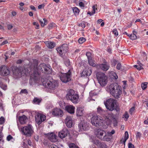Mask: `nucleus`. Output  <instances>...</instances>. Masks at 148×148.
Masks as SVG:
<instances>
[{
	"label": "nucleus",
	"instance_id": "f257e3e1",
	"mask_svg": "<svg viewBox=\"0 0 148 148\" xmlns=\"http://www.w3.org/2000/svg\"><path fill=\"white\" fill-rule=\"evenodd\" d=\"M111 117L107 118L103 120L101 117L99 116H94L91 119L92 125L97 127L106 129L110 122Z\"/></svg>",
	"mask_w": 148,
	"mask_h": 148
},
{
	"label": "nucleus",
	"instance_id": "f03ea898",
	"mask_svg": "<svg viewBox=\"0 0 148 148\" xmlns=\"http://www.w3.org/2000/svg\"><path fill=\"white\" fill-rule=\"evenodd\" d=\"M120 109L119 104L115 99H112V123L114 127L117 125V116Z\"/></svg>",
	"mask_w": 148,
	"mask_h": 148
},
{
	"label": "nucleus",
	"instance_id": "7ed1b4c3",
	"mask_svg": "<svg viewBox=\"0 0 148 148\" xmlns=\"http://www.w3.org/2000/svg\"><path fill=\"white\" fill-rule=\"evenodd\" d=\"M37 64L33 65L34 68L33 69H32L31 68H28L27 69L28 73H32L30 75V79L29 81V83L30 85H32L34 83L38 81L40 79L41 76L38 71L36 68Z\"/></svg>",
	"mask_w": 148,
	"mask_h": 148
},
{
	"label": "nucleus",
	"instance_id": "20e7f679",
	"mask_svg": "<svg viewBox=\"0 0 148 148\" xmlns=\"http://www.w3.org/2000/svg\"><path fill=\"white\" fill-rule=\"evenodd\" d=\"M37 64L36 66V68L38 72H38V71H42V72H45V73L47 74L50 73L52 71V69L51 68V67L49 65L47 64L46 65L45 63H42L40 64L38 66V67H37L38 64L37 62H35L33 64H30L29 65V67L28 68H31L32 69H33L34 66L33 65Z\"/></svg>",
	"mask_w": 148,
	"mask_h": 148
},
{
	"label": "nucleus",
	"instance_id": "39448f33",
	"mask_svg": "<svg viewBox=\"0 0 148 148\" xmlns=\"http://www.w3.org/2000/svg\"><path fill=\"white\" fill-rule=\"evenodd\" d=\"M20 131L26 137H30L34 133V128L30 124L21 128Z\"/></svg>",
	"mask_w": 148,
	"mask_h": 148
},
{
	"label": "nucleus",
	"instance_id": "423d86ee",
	"mask_svg": "<svg viewBox=\"0 0 148 148\" xmlns=\"http://www.w3.org/2000/svg\"><path fill=\"white\" fill-rule=\"evenodd\" d=\"M79 97L78 95L72 89L69 90L66 95L67 99L74 103H78Z\"/></svg>",
	"mask_w": 148,
	"mask_h": 148
},
{
	"label": "nucleus",
	"instance_id": "0eeeda50",
	"mask_svg": "<svg viewBox=\"0 0 148 148\" xmlns=\"http://www.w3.org/2000/svg\"><path fill=\"white\" fill-rule=\"evenodd\" d=\"M112 93L113 96L116 98H119L121 94L122 91L121 87L116 83L112 84Z\"/></svg>",
	"mask_w": 148,
	"mask_h": 148
},
{
	"label": "nucleus",
	"instance_id": "6e6552de",
	"mask_svg": "<svg viewBox=\"0 0 148 148\" xmlns=\"http://www.w3.org/2000/svg\"><path fill=\"white\" fill-rule=\"evenodd\" d=\"M96 77L99 83L102 86H104L107 83V77L104 73L98 72L97 73Z\"/></svg>",
	"mask_w": 148,
	"mask_h": 148
},
{
	"label": "nucleus",
	"instance_id": "1a4fd4ad",
	"mask_svg": "<svg viewBox=\"0 0 148 148\" xmlns=\"http://www.w3.org/2000/svg\"><path fill=\"white\" fill-rule=\"evenodd\" d=\"M58 75L60 79L63 82L67 83L71 80V72L70 70L67 73H59Z\"/></svg>",
	"mask_w": 148,
	"mask_h": 148
},
{
	"label": "nucleus",
	"instance_id": "9d476101",
	"mask_svg": "<svg viewBox=\"0 0 148 148\" xmlns=\"http://www.w3.org/2000/svg\"><path fill=\"white\" fill-rule=\"evenodd\" d=\"M68 49V46L67 44H63L61 46L57 47L56 50L59 55L63 57L67 52Z\"/></svg>",
	"mask_w": 148,
	"mask_h": 148
},
{
	"label": "nucleus",
	"instance_id": "9b49d317",
	"mask_svg": "<svg viewBox=\"0 0 148 148\" xmlns=\"http://www.w3.org/2000/svg\"><path fill=\"white\" fill-rule=\"evenodd\" d=\"M43 85L47 88L51 89H54L57 86V82L55 81H48L47 82L43 81Z\"/></svg>",
	"mask_w": 148,
	"mask_h": 148
},
{
	"label": "nucleus",
	"instance_id": "f8f14e48",
	"mask_svg": "<svg viewBox=\"0 0 148 148\" xmlns=\"http://www.w3.org/2000/svg\"><path fill=\"white\" fill-rule=\"evenodd\" d=\"M35 119L36 122L39 125L46 119V116L44 115L38 114L36 115Z\"/></svg>",
	"mask_w": 148,
	"mask_h": 148
},
{
	"label": "nucleus",
	"instance_id": "ddd939ff",
	"mask_svg": "<svg viewBox=\"0 0 148 148\" xmlns=\"http://www.w3.org/2000/svg\"><path fill=\"white\" fill-rule=\"evenodd\" d=\"M10 73L9 69L5 66H1L0 68V75L3 76H7Z\"/></svg>",
	"mask_w": 148,
	"mask_h": 148
},
{
	"label": "nucleus",
	"instance_id": "4468645a",
	"mask_svg": "<svg viewBox=\"0 0 148 148\" xmlns=\"http://www.w3.org/2000/svg\"><path fill=\"white\" fill-rule=\"evenodd\" d=\"M78 127L80 130L81 131L86 130L88 129L89 128L86 122L84 121H82L78 125Z\"/></svg>",
	"mask_w": 148,
	"mask_h": 148
},
{
	"label": "nucleus",
	"instance_id": "2eb2a0df",
	"mask_svg": "<svg viewBox=\"0 0 148 148\" xmlns=\"http://www.w3.org/2000/svg\"><path fill=\"white\" fill-rule=\"evenodd\" d=\"M105 134L106 132L100 129H97L95 132V134L97 137L101 140L104 136V135Z\"/></svg>",
	"mask_w": 148,
	"mask_h": 148
},
{
	"label": "nucleus",
	"instance_id": "dca6fc26",
	"mask_svg": "<svg viewBox=\"0 0 148 148\" xmlns=\"http://www.w3.org/2000/svg\"><path fill=\"white\" fill-rule=\"evenodd\" d=\"M52 114L54 116L61 117L63 115V112L60 109L55 108L52 110Z\"/></svg>",
	"mask_w": 148,
	"mask_h": 148
},
{
	"label": "nucleus",
	"instance_id": "f3484780",
	"mask_svg": "<svg viewBox=\"0 0 148 148\" xmlns=\"http://www.w3.org/2000/svg\"><path fill=\"white\" fill-rule=\"evenodd\" d=\"M48 138L52 142H56L57 141V136L53 132L49 133L47 134Z\"/></svg>",
	"mask_w": 148,
	"mask_h": 148
},
{
	"label": "nucleus",
	"instance_id": "a211bd4d",
	"mask_svg": "<svg viewBox=\"0 0 148 148\" xmlns=\"http://www.w3.org/2000/svg\"><path fill=\"white\" fill-rule=\"evenodd\" d=\"M65 123L67 127L70 128L73 125V120L70 116H68L65 119Z\"/></svg>",
	"mask_w": 148,
	"mask_h": 148
},
{
	"label": "nucleus",
	"instance_id": "6ab92c4d",
	"mask_svg": "<svg viewBox=\"0 0 148 148\" xmlns=\"http://www.w3.org/2000/svg\"><path fill=\"white\" fill-rule=\"evenodd\" d=\"M69 134V131L66 129H64L59 133L58 136L60 138H63Z\"/></svg>",
	"mask_w": 148,
	"mask_h": 148
},
{
	"label": "nucleus",
	"instance_id": "aec40b11",
	"mask_svg": "<svg viewBox=\"0 0 148 148\" xmlns=\"http://www.w3.org/2000/svg\"><path fill=\"white\" fill-rule=\"evenodd\" d=\"M84 112V109L83 108L78 107L76 109V114L77 116H82Z\"/></svg>",
	"mask_w": 148,
	"mask_h": 148
},
{
	"label": "nucleus",
	"instance_id": "412c9836",
	"mask_svg": "<svg viewBox=\"0 0 148 148\" xmlns=\"http://www.w3.org/2000/svg\"><path fill=\"white\" fill-rule=\"evenodd\" d=\"M75 108L72 105H69L65 107V110L69 113L72 114L74 113Z\"/></svg>",
	"mask_w": 148,
	"mask_h": 148
},
{
	"label": "nucleus",
	"instance_id": "4be33fe9",
	"mask_svg": "<svg viewBox=\"0 0 148 148\" xmlns=\"http://www.w3.org/2000/svg\"><path fill=\"white\" fill-rule=\"evenodd\" d=\"M94 143L97 146L100 147V148H107V146L104 143H101L99 140H95Z\"/></svg>",
	"mask_w": 148,
	"mask_h": 148
},
{
	"label": "nucleus",
	"instance_id": "5701e85b",
	"mask_svg": "<svg viewBox=\"0 0 148 148\" xmlns=\"http://www.w3.org/2000/svg\"><path fill=\"white\" fill-rule=\"evenodd\" d=\"M111 138V132H108L107 134H104L102 138V140L108 141H110Z\"/></svg>",
	"mask_w": 148,
	"mask_h": 148
},
{
	"label": "nucleus",
	"instance_id": "b1692460",
	"mask_svg": "<svg viewBox=\"0 0 148 148\" xmlns=\"http://www.w3.org/2000/svg\"><path fill=\"white\" fill-rule=\"evenodd\" d=\"M104 104L107 109L109 111L111 110V98L107 100Z\"/></svg>",
	"mask_w": 148,
	"mask_h": 148
},
{
	"label": "nucleus",
	"instance_id": "393cba45",
	"mask_svg": "<svg viewBox=\"0 0 148 148\" xmlns=\"http://www.w3.org/2000/svg\"><path fill=\"white\" fill-rule=\"evenodd\" d=\"M91 73L92 71L91 70L88 69L83 71L81 74V76H90Z\"/></svg>",
	"mask_w": 148,
	"mask_h": 148
},
{
	"label": "nucleus",
	"instance_id": "a878e982",
	"mask_svg": "<svg viewBox=\"0 0 148 148\" xmlns=\"http://www.w3.org/2000/svg\"><path fill=\"white\" fill-rule=\"evenodd\" d=\"M27 119V117L25 115H23L19 117L18 120L21 124H23L26 122Z\"/></svg>",
	"mask_w": 148,
	"mask_h": 148
},
{
	"label": "nucleus",
	"instance_id": "bb28decb",
	"mask_svg": "<svg viewBox=\"0 0 148 148\" xmlns=\"http://www.w3.org/2000/svg\"><path fill=\"white\" fill-rule=\"evenodd\" d=\"M13 73L14 76L15 77H19L21 74L20 71L17 68L13 70Z\"/></svg>",
	"mask_w": 148,
	"mask_h": 148
},
{
	"label": "nucleus",
	"instance_id": "cd10ccee",
	"mask_svg": "<svg viewBox=\"0 0 148 148\" xmlns=\"http://www.w3.org/2000/svg\"><path fill=\"white\" fill-rule=\"evenodd\" d=\"M100 68L104 71H107L109 67V66L106 64H101L99 65Z\"/></svg>",
	"mask_w": 148,
	"mask_h": 148
},
{
	"label": "nucleus",
	"instance_id": "c85d7f7f",
	"mask_svg": "<svg viewBox=\"0 0 148 148\" xmlns=\"http://www.w3.org/2000/svg\"><path fill=\"white\" fill-rule=\"evenodd\" d=\"M45 44L47 47L50 49L53 48L55 45V44L51 42L46 41Z\"/></svg>",
	"mask_w": 148,
	"mask_h": 148
},
{
	"label": "nucleus",
	"instance_id": "c756f323",
	"mask_svg": "<svg viewBox=\"0 0 148 148\" xmlns=\"http://www.w3.org/2000/svg\"><path fill=\"white\" fill-rule=\"evenodd\" d=\"M129 138V135L127 132L126 131L125 132V136L124 138L123 139L121 140V141L123 143L125 144V143L127 140Z\"/></svg>",
	"mask_w": 148,
	"mask_h": 148
},
{
	"label": "nucleus",
	"instance_id": "7c9ffc66",
	"mask_svg": "<svg viewBox=\"0 0 148 148\" xmlns=\"http://www.w3.org/2000/svg\"><path fill=\"white\" fill-rule=\"evenodd\" d=\"M41 100L42 99H41L35 97L34 98L33 101L34 103L36 104H39L41 102Z\"/></svg>",
	"mask_w": 148,
	"mask_h": 148
},
{
	"label": "nucleus",
	"instance_id": "2f4dec72",
	"mask_svg": "<svg viewBox=\"0 0 148 148\" xmlns=\"http://www.w3.org/2000/svg\"><path fill=\"white\" fill-rule=\"evenodd\" d=\"M72 10L74 14L75 15H77L79 13V9L76 7L73 8Z\"/></svg>",
	"mask_w": 148,
	"mask_h": 148
},
{
	"label": "nucleus",
	"instance_id": "473e14b6",
	"mask_svg": "<svg viewBox=\"0 0 148 148\" xmlns=\"http://www.w3.org/2000/svg\"><path fill=\"white\" fill-rule=\"evenodd\" d=\"M118 78V76L115 72L112 71V79L116 81Z\"/></svg>",
	"mask_w": 148,
	"mask_h": 148
},
{
	"label": "nucleus",
	"instance_id": "72a5a7b5",
	"mask_svg": "<svg viewBox=\"0 0 148 148\" xmlns=\"http://www.w3.org/2000/svg\"><path fill=\"white\" fill-rule=\"evenodd\" d=\"M88 63L90 65L93 67L95 66L96 64L94 62L93 60L91 59V58L88 59Z\"/></svg>",
	"mask_w": 148,
	"mask_h": 148
},
{
	"label": "nucleus",
	"instance_id": "f704fd0d",
	"mask_svg": "<svg viewBox=\"0 0 148 148\" xmlns=\"http://www.w3.org/2000/svg\"><path fill=\"white\" fill-rule=\"evenodd\" d=\"M97 111L98 113L100 114H103L105 112L101 107L99 106L97 108Z\"/></svg>",
	"mask_w": 148,
	"mask_h": 148
},
{
	"label": "nucleus",
	"instance_id": "c9c22d12",
	"mask_svg": "<svg viewBox=\"0 0 148 148\" xmlns=\"http://www.w3.org/2000/svg\"><path fill=\"white\" fill-rule=\"evenodd\" d=\"M137 64H138V65L139 66V67H138L137 68V69L138 70H140L142 69L143 64H142L140 62L138 61L137 62Z\"/></svg>",
	"mask_w": 148,
	"mask_h": 148
},
{
	"label": "nucleus",
	"instance_id": "e433bc0d",
	"mask_svg": "<svg viewBox=\"0 0 148 148\" xmlns=\"http://www.w3.org/2000/svg\"><path fill=\"white\" fill-rule=\"evenodd\" d=\"M86 41V39L85 38L82 37L80 38L78 40V42L80 44H82Z\"/></svg>",
	"mask_w": 148,
	"mask_h": 148
},
{
	"label": "nucleus",
	"instance_id": "4c0bfd02",
	"mask_svg": "<svg viewBox=\"0 0 148 148\" xmlns=\"http://www.w3.org/2000/svg\"><path fill=\"white\" fill-rule=\"evenodd\" d=\"M128 36L130 37V39L132 40H135L137 38V36L136 34H131L130 35H128Z\"/></svg>",
	"mask_w": 148,
	"mask_h": 148
},
{
	"label": "nucleus",
	"instance_id": "58836bf2",
	"mask_svg": "<svg viewBox=\"0 0 148 148\" xmlns=\"http://www.w3.org/2000/svg\"><path fill=\"white\" fill-rule=\"evenodd\" d=\"M69 147L70 148H79L78 146L76 145L75 144L73 143L69 144Z\"/></svg>",
	"mask_w": 148,
	"mask_h": 148
},
{
	"label": "nucleus",
	"instance_id": "ea45409f",
	"mask_svg": "<svg viewBox=\"0 0 148 148\" xmlns=\"http://www.w3.org/2000/svg\"><path fill=\"white\" fill-rule=\"evenodd\" d=\"M147 82H144L142 84L141 87L143 90H145L147 88Z\"/></svg>",
	"mask_w": 148,
	"mask_h": 148
},
{
	"label": "nucleus",
	"instance_id": "a19ab883",
	"mask_svg": "<svg viewBox=\"0 0 148 148\" xmlns=\"http://www.w3.org/2000/svg\"><path fill=\"white\" fill-rule=\"evenodd\" d=\"M112 33L116 37L118 35V32L117 29H115L112 31Z\"/></svg>",
	"mask_w": 148,
	"mask_h": 148
},
{
	"label": "nucleus",
	"instance_id": "79ce46f5",
	"mask_svg": "<svg viewBox=\"0 0 148 148\" xmlns=\"http://www.w3.org/2000/svg\"><path fill=\"white\" fill-rule=\"evenodd\" d=\"M106 89L108 92L111 93V86L110 85L107 86L106 87Z\"/></svg>",
	"mask_w": 148,
	"mask_h": 148
},
{
	"label": "nucleus",
	"instance_id": "37998d69",
	"mask_svg": "<svg viewBox=\"0 0 148 148\" xmlns=\"http://www.w3.org/2000/svg\"><path fill=\"white\" fill-rule=\"evenodd\" d=\"M28 93L27 90L26 89H22L21 90L20 92V94H21L23 93L24 94H27Z\"/></svg>",
	"mask_w": 148,
	"mask_h": 148
},
{
	"label": "nucleus",
	"instance_id": "c03bdc74",
	"mask_svg": "<svg viewBox=\"0 0 148 148\" xmlns=\"http://www.w3.org/2000/svg\"><path fill=\"white\" fill-rule=\"evenodd\" d=\"M122 68V66L121 64L119 62L117 63L116 67V68L118 70H120Z\"/></svg>",
	"mask_w": 148,
	"mask_h": 148
},
{
	"label": "nucleus",
	"instance_id": "a18cd8bd",
	"mask_svg": "<svg viewBox=\"0 0 148 148\" xmlns=\"http://www.w3.org/2000/svg\"><path fill=\"white\" fill-rule=\"evenodd\" d=\"M118 63H119V62L118 60H116L115 59H114L113 60V62L112 63V66H114L116 64H117Z\"/></svg>",
	"mask_w": 148,
	"mask_h": 148
},
{
	"label": "nucleus",
	"instance_id": "49530a36",
	"mask_svg": "<svg viewBox=\"0 0 148 148\" xmlns=\"http://www.w3.org/2000/svg\"><path fill=\"white\" fill-rule=\"evenodd\" d=\"M5 121V119L4 117H1L0 118V124H3Z\"/></svg>",
	"mask_w": 148,
	"mask_h": 148
},
{
	"label": "nucleus",
	"instance_id": "de8ad7c7",
	"mask_svg": "<svg viewBox=\"0 0 148 148\" xmlns=\"http://www.w3.org/2000/svg\"><path fill=\"white\" fill-rule=\"evenodd\" d=\"M135 110V108L134 107L131 108L129 110V113L131 114H132Z\"/></svg>",
	"mask_w": 148,
	"mask_h": 148
},
{
	"label": "nucleus",
	"instance_id": "09e8293b",
	"mask_svg": "<svg viewBox=\"0 0 148 148\" xmlns=\"http://www.w3.org/2000/svg\"><path fill=\"white\" fill-rule=\"evenodd\" d=\"M86 55L87 56L88 59L91 58V54L90 52H86Z\"/></svg>",
	"mask_w": 148,
	"mask_h": 148
},
{
	"label": "nucleus",
	"instance_id": "8fccbe9b",
	"mask_svg": "<svg viewBox=\"0 0 148 148\" xmlns=\"http://www.w3.org/2000/svg\"><path fill=\"white\" fill-rule=\"evenodd\" d=\"M33 24L34 25L36 26V29H38L39 28V25L38 23L36 22H34L33 23Z\"/></svg>",
	"mask_w": 148,
	"mask_h": 148
},
{
	"label": "nucleus",
	"instance_id": "3c124183",
	"mask_svg": "<svg viewBox=\"0 0 148 148\" xmlns=\"http://www.w3.org/2000/svg\"><path fill=\"white\" fill-rule=\"evenodd\" d=\"M128 148H134V145L131 143H129L128 145Z\"/></svg>",
	"mask_w": 148,
	"mask_h": 148
},
{
	"label": "nucleus",
	"instance_id": "603ef678",
	"mask_svg": "<svg viewBox=\"0 0 148 148\" xmlns=\"http://www.w3.org/2000/svg\"><path fill=\"white\" fill-rule=\"evenodd\" d=\"M13 138V137L10 135H9L7 137V140L8 141H10Z\"/></svg>",
	"mask_w": 148,
	"mask_h": 148
},
{
	"label": "nucleus",
	"instance_id": "864d4df0",
	"mask_svg": "<svg viewBox=\"0 0 148 148\" xmlns=\"http://www.w3.org/2000/svg\"><path fill=\"white\" fill-rule=\"evenodd\" d=\"M78 26L79 27H81L82 28H84L85 27V24L83 23L79 24Z\"/></svg>",
	"mask_w": 148,
	"mask_h": 148
},
{
	"label": "nucleus",
	"instance_id": "5fc2aeb1",
	"mask_svg": "<svg viewBox=\"0 0 148 148\" xmlns=\"http://www.w3.org/2000/svg\"><path fill=\"white\" fill-rule=\"evenodd\" d=\"M141 134L140 132H138L136 134V137L137 138H140L141 136Z\"/></svg>",
	"mask_w": 148,
	"mask_h": 148
},
{
	"label": "nucleus",
	"instance_id": "6e6d98bb",
	"mask_svg": "<svg viewBox=\"0 0 148 148\" xmlns=\"http://www.w3.org/2000/svg\"><path fill=\"white\" fill-rule=\"evenodd\" d=\"M8 29L9 30H11L13 27V26L10 24H8L7 25Z\"/></svg>",
	"mask_w": 148,
	"mask_h": 148
},
{
	"label": "nucleus",
	"instance_id": "4d7b16f0",
	"mask_svg": "<svg viewBox=\"0 0 148 148\" xmlns=\"http://www.w3.org/2000/svg\"><path fill=\"white\" fill-rule=\"evenodd\" d=\"M45 6V4L44 3H43L42 4H41L38 6V8L39 9H40L41 8H43L44 6Z\"/></svg>",
	"mask_w": 148,
	"mask_h": 148
},
{
	"label": "nucleus",
	"instance_id": "13d9d810",
	"mask_svg": "<svg viewBox=\"0 0 148 148\" xmlns=\"http://www.w3.org/2000/svg\"><path fill=\"white\" fill-rule=\"evenodd\" d=\"M123 116L124 117L126 118V119H127L129 117L128 114L127 112H125Z\"/></svg>",
	"mask_w": 148,
	"mask_h": 148
},
{
	"label": "nucleus",
	"instance_id": "bf43d9fd",
	"mask_svg": "<svg viewBox=\"0 0 148 148\" xmlns=\"http://www.w3.org/2000/svg\"><path fill=\"white\" fill-rule=\"evenodd\" d=\"M39 138V136L37 135H35L34 136V139L37 141H38Z\"/></svg>",
	"mask_w": 148,
	"mask_h": 148
},
{
	"label": "nucleus",
	"instance_id": "052dcab7",
	"mask_svg": "<svg viewBox=\"0 0 148 148\" xmlns=\"http://www.w3.org/2000/svg\"><path fill=\"white\" fill-rule=\"evenodd\" d=\"M79 5L81 7L84 8V4L82 2H79Z\"/></svg>",
	"mask_w": 148,
	"mask_h": 148
},
{
	"label": "nucleus",
	"instance_id": "680f3d73",
	"mask_svg": "<svg viewBox=\"0 0 148 148\" xmlns=\"http://www.w3.org/2000/svg\"><path fill=\"white\" fill-rule=\"evenodd\" d=\"M49 148H57V146L55 145L52 144L50 146Z\"/></svg>",
	"mask_w": 148,
	"mask_h": 148
},
{
	"label": "nucleus",
	"instance_id": "e2e57ef3",
	"mask_svg": "<svg viewBox=\"0 0 148 148\" xmlns=\"http://www.w3.org/2000/svg\"><path fill=\"white\" fill-rule=\"evenodd\" d=\"M8 43V41L7 40H6L3 42L1 44V45H3L5 44H7Z\"/></svg>",
	"mask_w": 148,
	"mask_h": 148
},
{
	"label": "nucleus",
	"instance_id": "0e129e2a",
	"mask_svg": "<svg viewBox=\"0 0 148 148\" xmlns=\"http://www.w3.org/2000/svg\"><path fill=\"white\" fill-rule=\"evenodd\" d=\"M92 9H93V10L92 12H93L94 13H95V10H97V8H96L95 6V5H93L92 6Z\"/></svg>",
	"mask_w": 148,
	"mask_h": 148
},
{
	"label": "nucleus",
	"instance_id": "69168bd1",
	"mask_svg": "<svg viewBox=\"0 0 148 148\" xmlns=\"http://www.w3.org/2000/svg\"><path fill=\"white\" fill-rule=\"evenodd\" d=\"M30 8H31V9H32V10H34L35 11H36V10L34 6L33 5L30 6Z\"/></svg>",
	"mask_w": 148,
	"mask_h": 148
},
{
	"label": "nucleus",
	"instance_id": "338daca9",
	"mask_svg": "<svg viewBox=\"0 0 148 148\" xmlns=\"http://www.w3.org/2000/svg\"><path fill=\"white\" fill-rule=\"evenodd\" d=\"M65 64L66 66H69L70 64V62L69 61H68L65 62Z\"/></svg>",
	"mask_w": 148,
	"mask_h": 148
},
{
	"label": "nucleus",
	"instance_id": "774afa93",
	"mask_svg": "<svg viewBox=\"0 0 148 148\" xmlns=\"http://www.w3.org/2000/svg\"><path fill=\"white\" fill-rule=\"evenodd\" d=\"M144 123L146 125L148 124V118L146 120L144 121Z\"/></svg>",
	"mask_w": 148,
	"mask_h": 148
}]
</instances>
